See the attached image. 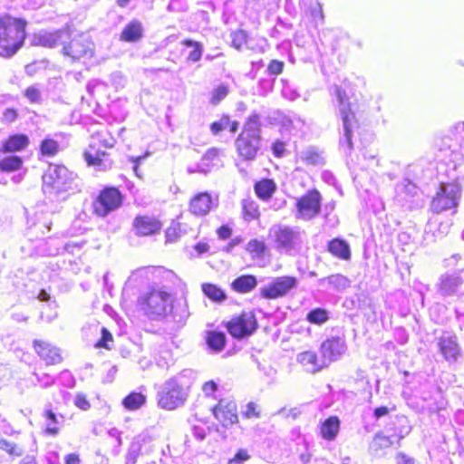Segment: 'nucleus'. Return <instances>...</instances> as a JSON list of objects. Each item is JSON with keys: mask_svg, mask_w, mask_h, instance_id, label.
I'll return each instance as SVG.
<instances>
[{"mask_svg": "<svg viewBox=\"0 0 464 464\" xmlns=\"http://www.w3.org/2000/svg\"><path fill=\"white\" fill-rule=\"evenodd\" d=\"M37 44L45 48L60 47V54L70 63H80L94 56L95 44L84 32L66 24L63 27L44 32L37 36Z\"/></svg>", "mask_w": 464, "mask_h": 464, "instance_id": "obj_1", "label": "nucleus"}, {"mask_svg": "<svg viewBox=\"0 0 464 464\" xmlns=\"http://www.w3.org/2000/svg\"><path fill=\"white\" fill-rule=\"evenodd\" d=\"M27 25L24 17L0 14V58L10 59L24 46Z\"/></svg>", "mask_w": 464, "mask_h": 464, "instance_id": "obj_2", "label": "nucleus"}, {"mask_svg": "<svg viewBox=\"0 0 464 464\" xmlns=\"http://www.w3.org/2000/svg\"><path fill=\"white\" fill-rule=\"evenodd\" d=\"M262 122L257 112L251 113L235 139V150L238 159L245 162L256 160L262 145Z\"/></svg>", "mask_w": 464, "mask_h": 464, "instance_id": "obj_3", "label": "nucleus"}, {"mask_svg": "<svg viewBox=\"0 0 464 464\" xmlns=\"http://www.w3.org/2000/svg\"><path fill=\"white\" fill-rule=\"evenodd\" d=\"M117 140L108 127H102L92 134L88 150L83 151V159L89 167L102 170L111 168L113 161L109 160V150L115 147Z\"/></svg>", "mask_w": 464, "mask_h": 464, "instance_id": "obj_4", "label": "nucleus"}, {"mask_svg": "<svg viewBox=\"0 0 464 464\" xmlns=\"http://www.w3.org/2000/svg\"><path fill=\"white\" fill-rule=\"evenodd\" d=\"M140 309L151 319H162L170 314L174 308L171 292L151 287L137 301Z\"/></svg>", "mask_w": 464, "mask_h": 464, "instance_id": "obj_5", "label": "nucleus"}, {"mask_svg": "<svg viewBox=\"0 0 464 464\" xmlns=\"http://www.w3.org/2000/svg\"><path fill=\"white\" fill-rule=\"evenodd\" d=\"M124 201L125 195L119 187L106 185L92 198V214L96 218H104L121 208Z\"/></svg>", "mask_w": 464, "mask_h": 464, "instance_id": "obj_6", "label": "nucleus"}, {"mask_svg": "<svg viewBox=\"0 0 464 464\" xmlns=\"http://www.w3.org/2000/svg\"><path fill=\"white\" fill-rule=\"evenodd\" d=\"M76 175L63 163H51L42 176L44 193L59 194L72 188Z\"/></svg>", "mask_w": 464, "mask_h": 464, "instance_id": "obj_7", "label": "nucleus"}, {"mask_svg": "<svg viewBox=\"0 0 464 464\" xmlns=\"http://www.w3.org/2000/svg\"><path fill=\"white\" fill-rule=\"evenodd\" d=\"M188 398V388L177 377H171L157 394V405L164 411H171L183 406Z\"/></svg>", "mask_w": 464, "mask_h": 464, "instance_id": "obj_8", "label": "nucleus"}, {"mask_svg": "<svg viewBox=\"0 0 464 464\" xmlns=\"http://www.w3.org/2000/svg\"><path fill=\"white\" fill-rule=\"evenodd\" d=\"M229 335L236 340H242L253 335L258 329V321L251 310H243L230 317L225 324Z\"/></svg>", "mask_w": 464, "mask_h": 464, "instance_id": "obj_9", "label": "nucleus"}, {"mask_svg": "<svg viewBox=\"0 0 464 464\" xmlns=\"http://www.w3.org/2000/svg\"><path fill=\"white\" fill-rule=\"evenodd\" d=\"M460 192L461 188L458 183H440L437 188L436 194L430 201V208L431 212L439 214L457 208Z\"/></svg>", "mask_w": 464, "mask_h": 464, "instance_id": "obj_10", "label": "nucleus"}, {"mask_svg": "<svg viewBox=\"0 0 464 464\" xmlns=\"http://www.w3.org/2000/svg\"><path fill=\"white\" fill-rule=\"evenodd\" d=\"M297 285V279L291 276L274 278L260 289V296L266 300H276L287 295Z\"/></svg>", "mask_w": 464, "mask_h": 464, "instance_id": "obj_11", "label": "nucleus"}, {"mask_svg": "<svg viewBox=\"0 0 464 464\" xmlns=\"http://www.w3.org/2000/svg\"><path fill=\"white\" fill-rule=\"evenodd\" d=\"M396 421L398 423V427L393 428V433L391 436H387L382 432H377L374 435L372 443V449L374 451H379L392 447L393 444L392 440V438L396 439L397 441H400L410 433L411 426L409 425L408 419L405 416H396Z\"/></svg>", "mask_w": 464, "mask_h": 464, "instance_id": "obj_12", "label": "nucleus"}, {"mask_svg": "<svg viewBox=\"0 0 464 464\" xmlns=\"http://www.w3.org/2000/svg\"><path fill=\"white\" fill-rule=\"evenodd\" d=\"M162 221L154 215L138 214L131 222V229L138 237H148L160 234Z\"/></svg>", "mask_w": 464, "mask_h": 464, "instance_id": "obj_13", "label": "nucleus"}, {"mask_svg": "<svg viewBox=\"0 0 464 464\" xmlns=\"http://www.w3.org/2000/svg\"><path fill=\"white\" fill-rule=\"evenodd\" d=\"M211 413L223 428H228L238 422L237 405L232 401L220 399L211 408Z\"/></svg>", "mask_w": 464, "mask_h": 464, "instance_id": "obj_14", "label": "nucleus"}, {"mask_svg": "<svg viewBox=\"0 0 464 464\" xmlns=\"http://www.w3.org/2000/svg\"><path fill=\"white\" fill-rule=\"evenodd\" d=\"M296 217L309 220L319 213V192L316 189L307 191L295 203Z\"/></svg>", "mask_w": 464, "mask_h": 464, "instance_id": "obj_15", "label": "nucleus"}, {"mask_svg": "<svg viewBox=\"0 0 464 464\" xmlns=\"http://www.w3.org/2000/svg\"><path fill=\"white\" fill-rule=\"evenodd\" d=\"M34 353L47 365H57L63 362L61 350L44 339H34L32 343Z\"/></svg>", "mask_w": 464, "mask_h": 464, "instance_id": "obj_16", "label": "nucleus"}, {"mask_svg": "<svg viewBox=\"0 0 464 464\" xmlns=\"http://www.w3.org/2000/svg\"><path fill=\"white\" fill-rule=\"evenodd\" d=\"M215 203L210 193L207 191L198 192L188 201L189 213L197 218H203L208 215Z\"/></svg>", "mask_w": 464, "mask_h": 464, "instance_id": "obj_17", "label": "nucleus"}, {"mask_svg": "<svg viewBox=\"0 0 464 464\" xmlns=\"http://www.w3.org/2000/svg\"><path fill=\"white\" fill-rule=\"evenodd\" d=\"M437 344L443 359L450 364L456 363L462 355L456 336H441Z\"/></svg>", "mask_w": 464, "mask_h": 464, "instance_id": "obj_18", "label": "nucleus"}, {"mask_svg": "<svg viewBox=\"0 0 464 464\" xmlns=\"http://www.w3.org/2000/svg\"><path fill=\"white\" fill-rule=\"evenodd\" d=\"M30 145V138L25 133L9 134L0 143V153L14 154L25 150Z\"/></svg>", "mask_w": 464, "mask_h": 464, "instance_id": "obj_19", "label": "nucleus"}, {"mask_svg": "<svg viewBox=\"0 0 464 464\" xmlns=\"http://www.w3.org/2000/svg\"><path fill=\"white\" fill-rule=\"evenodd\" d=\"M253 188L259 200L268 202L277 191V184L274 179L262 178L255 181Z\"/></svg>", "mask_w": 464, "mask_h": 464, "instance_id": "obj_20", "label": "nucleus"}, {"mask_svg": "<svg viewBox=\"0 0 464 464\" xmlns=\"http://www.w3.org/2000/svg\"><path fill=\"white\" fill-rule=\"evenodd\" d=\"M321 348L324 358L334 361L343 353L344 343L341 338L334 337L322 343Z\"/></svg>", "mask_w": 464, "mask_h": 464, "instance_id": "obj_21", "label": "nucleus"}, {"mask_svg": "<svg viewBox=\"0 0 464 464\" xmlns=\"http://www.w3.org/2000/svg\"><path fill=\"white\" fill-rule=\"evenodd\" d=\"M143 36L142 24L138 20L128 23L120 34V40L126 43L140 41Z\"/></svg>", "mask_w": 464, "mask_h": 464, "instance_id": "obj_22", "label": "nucleus"}, {"mask_svg": "<svg viewBox=\"0 0 464 464\" xmlns=\"http://www.w3.org/2000/svg\"><path fill=\"white\" fill-rule=\"evenodd\" d=\"M257 285L256 277L254 275H242L235 278L230 284L233 291L239 294H246L253 291Z\"/></svg>", "mask_w": 464, "mask_h": 464, "instance_id": "obj_23", "label": "nucleus"}, {"mask_svg": "<svg viewBox=\"0 0 464 464\" xmlns=\"http://www.w3.org/2000/svg\"><path fill=\"white\" fill-rule=\"evenodd\" d=\"M341 421L337 416H330L321 422V437L326 440H334L340 431Z\"/></svg>", "mask_w": 464, "mask_h": 464, "instance_id": "obj_24", "label": "nucleus"}, {"mask_svg": "<svg viewBox=\"0 0 464 464\" xmlns=\"http://www.w3.org/2000/svg\"><path fill=\"white\" fill-rule=\"evenodd\" d=\"M462 283V279L457 275H444L440 277L438 289L441 295H450Z\"/></svg>", "mask_w": 464, "mask_h": 464, "instance_id": "obj_25", "label": "nucleus"}, {"mask_svg": "<svg viewBox=\"0 0 464 464\" xmlns=\"http://www.w3.org/2000/svg\"><path fill=\"white\" fill-rule=\"evenodd\" d=\"M328 251L335 257L341 260H349L351 258V249L346 241L341 238L332 239L328 246Z\"/></svg>", "mask_w": 464, "mask_h": 464, "instance_id": "obj_26", "label": "nucleus"}, {"mask_svg": "<svg viewBox=\"0 0 464 464\" xmlns=\"http://www.w3.org/2000/svg\"><path fill=\"white\" fill-rule=\"evenodd\" d=\"M242 218L246 222H251L260 218L261 212L258 203L251 198H246L241 201Z\"/></svg>", "mask_w": 464, "mask_h": 464, "instance_id": "obj_27", "label": "nucleus"}, {"mask_svg": "<svg viewBox=\"0 0 464 464\" xmlns=\"http://www.w3.org/2000/svg\"><path fill=\"white\" fill-rule=\"evenodd\" d=\"M205 340L207 345L214 352L223 351L227 344V336L221 331H207Z\"/></svg>", "mask_w": 464, "mask_h": 464, "instance_id": "obj_28", "label": "nucleus"}, {"mask_svg": "<svg viewBox=\"0 0 464 464\" xmlns=\"http://www.w3.org/2000/svg\"><path fill=\"white\" fill-rule=\"evenodd\" d=\"M6 156L0 159V171L3 173H12L18 171L24 167V160L22 157L14 154H5Z\"/></svg>", "mask_w": 464, "mask_h": 464, "instance_id": "obj_29", "label": "nucleus"}, {"mask_svg": "<svg viewBox=\"0 0 464 464\" xmlns=\"http://www.w3.org/2000/svg\"><path fill=\"white\" fill-rule=\"evenodd\" d=\"M61 150L59 141L49 136L43 139L39 144V153L44 158H54Z\"/></svg>", "mask_w": 464, "mask_h": 464, "instance_id": "obj_30", "label": "nucleus"}, {"mask_svg": "<svg viewBox=\"0 0 464 464\" xmlns=\"http://www.w3.org/2000/svg\"><path fill=\"white\" fill-rule=\"evenodd\" d=\"M203 294L214 303H223L227 300L226 292L218 285L213 283H204L201 285Z\"/></svg>", "mask_w": 464, "mask_h": 464, "instance_id": "obj_31", "label": "nucleus"}, {"mask_svg": "<svg viewBox=\"0 0 464 464\" xmlns=\"http://www.w3.org/2000/svg\"><path fill=\"white\" fill-rule=\"evenodd\" d=\"M219 158V150L218 148L208 149L201 158L198 166L199 172L207 173L216 165Z\"/></svg>", "mask_w": 464, "mask_h": 464, "instance_id": "obj_32", "label": "nucleus"}, {"mask_svg": "<svg viewBox=\"0 0 464 464\" xmlns=\"http://www.w3.org/2000/svg\"><path fill=\"white\" fill-rule=\"evenodd\" d=\"M147 401L142 392H131L122 399V406L128 411H136L141 408Z\"/></svg>", "mask_w": 464, "mask_h": 464, "instance_id": "obj_33", "label": "nucleus"}, {"mask_svg": "<svg viewBox=\"0 0 464 464\" xmlns=\"http://www.w3.org/2000/svg\"><path fill=\"white\" fill-rule=\"evenodd\" d=\"M295 234L288 227H279L275 232L276 242L282 247H290L295 241Z\"/></svg>", "mask_w": 464, "mask_h": 464, "instance_id": "obj_34", "label": "nucleus"}, {"mask_svg": "<svg viewBox=\"0 0 464 464\" xmlns=\"http://www.w3.org/2000/svg\"><path fill=\"white\" fill-rule=\"evenodd\" d=\"M181 224L178 220H172L164 231V242L166 245L177 243L182 236Z\"/></svg>", "mask_w": 464, "mask_h": 464, "instance_id": "obj_35", "label": "nucleus"}, {"mask_svg": "<svg viewBox=\"0 0 464 464\" xmlns=\"http://www.w3.org/2000/svg\"><path fill=\"white\" fill-rule=\"evenodd\" d=\"M181 44L192 48L186 58L187 62L197 63L201 60L203 54V44L200 42L193 41L191 39H184L181 41Z\"/></svg>", "mask_w": 464, "mask_h": 464, "instance_id": "obj_36", "label": "nucleus"}, {"mask_svg": "<svg viewBox=\"0 0 464 464\" xmlns=\"http://www.w3.org/2000/svg\"><path fill=\"white\" fill-rule=\"evenodd\" d=\"M317 356L314 353L305 351L298 355V362L303 365L304 368L309 372H317L316 367Z\"/></svg>", "mask_w": 464, "mask_h": 464, "instance_id": "obj_37", "label": "nucleus"}, {"mask_svg": "<svg viewBox=\"0 0 464 464\" xmlns=\"http://www.w3.org/2000/svg\"><path fill=\"white\" fill-rule=\"evenodd\" d=\"M342 119L343 121V127L345 135L348 141H351L352 131L354 124L356 123L355 114L350 108H347L342 111Z\"/></svg>", "mask_w": 464, "mask_h": 464, "instance_id": "obj_38", "label": "nucleus"}, {"mask_svg": "<svg viewBox=\"0 0 464 464\" xmlns=\"http://www.w3.org/2000/svg\"><path fill=\"white\" fill-rule=\"evenodd\" d=\"M231 46L236 50H241L248 41L247 33L245 30L237 29L231 33Z\"/></svg>", "mask_w": 464, "mask_h": 464, "instance_id": "obj_39", "label": "nucleus"}, {"mask_svg": "<svg viewBox=\"0 0 464 464\" xmlns=\"http://www.w3.org/2000/svg\"><path fill=\"white\" fill-rule=\"evenodd\" d=\"M246 251L254 257H261L266 254V244L256 238L251 239L246 245Z\"/></svg>", "mask_w": 464, "mask_h": 464, "instance_id": "obj_40", "label": "nucleus"}, {"mask_svg": "<svg viewBox=\"0 0 464 464\" xmlns=\"http://www.w3.org/2000/svg\"><path fill=\"white\" fill-rule=\"evenodd\" d=\"M0 450L5 451L12 457H20L23 454V450L17 444L8 441L7 440H0Z\"/></svg>", "mask_w": 464, "mask_h": 464, "instance_id": "obj_41", "label": "nucleus"}, {"mask_svg": "<svg viewBox=\"0 0 464 464\" xmlns=\"http://www.w3.org/2000/svg\"><path fill=\"white\" fill-rule=\"evenodd\" d=\"M229 92V89L226 84H220L214 88L211 92L210 103L212 105H218L222 100H224Z\"/></svg>", "mask_w": 464, "mask_h": 464, "instance_id": "obj_42", "label": "nucleus"}, {"mask_svg": "<svg viewBox=\"0 0 464 464\" xmlns=\"http://www.w3.org/2000/svg\"><path fill=\"white\" fill-rule=\"evenodd\" d=\"M101 334H102V336L96 342V343L94 344V347L98 348V349L103 348L106 350H111V346L109 345V343L113 342L112 334L106 327L102 328Z\"/></svg>", "mask_w": 464, "mask_h": 464, "instance_id": "obj_43", "label": "nucleus"}, {"mask_svg": "<svg viewBox=\"0 0 464 464\" xmlns=\"http://www.w3.org/2000/svg\"><path fill=\"white\" fill-rule=\"evenodd\" d=\"M24 96L30 102V103H40L42 102L41 90L35 85L27 87L24 91Z\"/></svg>", "mask_w": 464, "mask_h": 464, "instance_id": "obj_44", "label": "nucleus"}, {"mask_svg": "<svg viewBox=\"0 0 464 464\" xmlns=\"http://www.w3.org/2000/svg\"><path fill=\"white\" fill-rule=\"evenodd\" d=\"M227 123H229V115L222 114L219 121L210 123L209 129L214 135H218L227 127Z\"/></svg>", "mask_w": 464, "mask_h": 464, "instance_id": "obj_45", "label": "nucleus"}, {"mask_svg": "<svg viewBox=\"0 0 464 464\" xmlns=\"http://www.w3.org/2000/svg\"><path fill=\"white\" fill-rule=\"evenodd\" d=\"M251 459V455L246 449H239L237 450L233 458L227 460V464H241Z\"/></svg>", "mask_w": 464, "mask_h": 464, "instance_id": "obj_46", "label": "nucleus"}, {"mask_svg": "<svg viewBox=\"0 0 464 464\" xmlns=\"http://www.w3.org/2000/svg\"><path fill=\"white\" fill-rule=\"evenodd\" d=\"M19 117V112L15 108L9 107L4 110L2 112L1 121L4 123L11 124L14 122Z\"/></svg>", "mask_w": 464, "mask_h": 464, "instance_id": "obj_47", "label": "nucleus"}, {"mask_svg": "<svg viewBox=\"0 0 464 464\" xmlns=\"http://www.w3.org/2000/svg\"><path fill=\"white\" fill-rule=\"evenodd\" d=\"M285 63L283 61L271 60L267 65V72L271 75H279L283 72Z\"/></svg>", "mask_w": 464, "mask_h": 464, "instance_id": "obj_48", "label": "nucleus"}, {"mask_svg": "<svg viewBox=\"0 0 464 464\" xmlns=\"http://www.w3.org/2000/svg\"><path fill=\"white\" fill-rule=\"evenodd\" d=\"M271 150L276 158H281L285 153V142L280 140H276L271 144Z\"/></svg>", "mask_w": 464, "mask_h": 464, "instance_id": "obj_49", "label": "nucleus"}, {"mask_svg": "<svg viewBox=\"0 0 464 464\" xmlns=\"http://www.w3.org/2000/svg\"><path fill=\"white\" fill-rule=\"evenodd\" d=\"M74 405L82 411H88L91 408V403L87 396L83 393H77L74 399Z\"/></svg>", "mask_w": 464, "mask_h": 464, "instance_id": "obj_50", "label": "nucleus"}, {"mask_svg": "<svg viewBox=\"0 0 464 464\" xmlns=\"http://www.w3.org/2000/svg\"><path fill=\"white\" fill-rule=\"evenodd\" d=\"M232 227L227 224H223L216 230V234L220 240H227L232 236Z\"/></svg>", "mask_w": 464, "mask_h": 464, "instance_id": "obj_51", "label": "nucleus"}, {"mask_svg": "<svg viewBox=\"0 0 464 464\" xmlns=\"http://www.w3.org/2000/svg\"><path fill=\"white\" fill-rule=\"evenodd\" d=\"M418 188L417 186L411 180H407L403 183L401 193L405 197H414L417 195Z\"/></svg>", "mask_w": 464, "mask_h": 464, "instance_id": "obj_52", "label": "nucleus"}, {"mask_svg": "<svg viewBox=\"0 0 464 464\" xmlns=\"http://www.w3.org/2000/svg\"><path fill=\"white\" fill-rule=\"evenodd\" d=\"M244 416L246 418H258L260 416V411L257 407V405L250 401L246 404V409L244 412Z\"/></svg>", "mask_w": 464, "mask_h": 464, "instance_id": "obj_53", "label": "nucleus"}, {"mask_svg": "<svg viewBox=\"0 0 464 464\" xmlns=\"http://www.w3.org/2000/svg\"><path fill=\"white\" fill-rule=\"evenodd\" d=\"M201 390L206 396H212L217 392L218 385L214 381L210 380L202 384Z\"/></svg>", "mask_w": 464, "mask_h": 464, "instance_id": "obj_54", "label": "nucleus"}, {"mask_svg": "<svg viewBox=\"0 0 464 464\" xmlns=\"http://www.w3.org/2000/svg\"><path fill=\"white\" fill-rule=\"evenodd\" d=\"M395 459L397 464H415V459L404 452H398Z\"/></svg>", "mask_w": 464, "mask_h": 464, "instance_id": "obj_55", "label": "nucleus"}, {"mask_svg": "<svg viewBox=\"0 0 464 464\" xmlns=\"http://www.w3.org/2000/svg\"><path fill=\"white\" fill-rule=\"evenodd\" d=\"M455 159L453 160V169H460V176L464 177V158L455 153Z\"/></svg>", "mask_w": 464, "mask_h": 464, "instance_id": "obj_56", "label": "nucleus"}, {"mask_svg": "<svg viewBox=\"0 0 464 464\" xmlns=\"http://www.w3.org/2000/svg\"><path fill=\"white\" fill-rule=\"evenodd\" d=\"M193 248L198 256L206 254L209 251V245L207 242H198L194 245Z\"/></svg>", "mask_w": 464, "mask_h": 464, "instance_id": "obj_57", "label": "nucleus"}, {"mask_svg": "<svg viewBox=\"0 0 464 464\" xmlns=\"http://www.w3.org/2000/svg\"><path fill=\"white\" fill-rule=\"evenodd\" d=\"M390 412V409L386 406H380L374 409L373 411V416L376 420L381 419L382 417H384L388 415Z\"/></svg>", "mask_w": 464, "mask_h": 464, "instance_id": "obj_58", "label": "nucleus"}, {"mask_svg": "<svg viewBox=\"0 0 464 464\" xmlns=\"http://www.w3.org/2000/svg\"><path fill=\"white\" fill-rule=\"evenodd\" d=\"M317 160V153L310 152L302 156V160L306 164H315Z\"/></svg>", "mask_w": 464, "mask_h": 464, "instance_id": "obj_59", "label": "nucleus"}, {"mask_svg": "<svg viewBox=\"0 0 464 464\" xmlns=\"http://www.w3.org/2000/svg\"><path fill=\"white\" fill-rule=\"evenodd\" d=\"M65 464H81V459L78 454H68L64 459Z\"/></svg>", "mask_w": 464, "mask_h": 464, "instance_id": "obj_60", "label": "nucleus"}, {"mask_svg": "<svg viewBox=\"0 0 464 464\" xmlns=\"http://www.w3.org/2000/svg\"><path fill=\"white\" fill-rule=\"evenodd\" d=\"M307 320L313 324H319V308L312 310L307 314Z\"/></svg>", "mask_w": 464, "mask_h": 464, "instance_id": "obj_61", "label": "nucleus"}, {"mask_svg": "<svg viewBox=\"0 0 464 464\" xmlns=\"http://www.w3.org/2000/svg\"><path fill=\"white\" fill-rule=\"evenodd\" d=\"M242 242H243V239L240 237H237L231 239L229 241V243L227 244V246H226V251L228 252V251L232 250L234 247L240 245Z\"/></svg>", "mask_w": 464, "mask_h": 464, "instance_id": "obj_62", "label": "nucleus"}, {"mask_svg": "<svg viewBox=\"0 0 464 464\" xmlns=\"http://www.w3.org/2000/svg\"><path fill=\"white\" fill-rule=\"evenodd\" d=\"M44 418L46 420H50L53 423H57L58 422L56 414L52 410H50V409L45 410L44 411Z\"/></svg>", "mask_w": 464, "mask_h": 464, "instance_id": "obj_63", "label": "nucleus"}, {"mask_svg": "<svg viewBox=\"0 0 464 464\" xmlns=\"http://www.w3.org/2000/svg\"><path fill=\"white\" fill-rule=\"evenodd\" d=\"M448 137L441 138L439 142L435 144V149L439 151H441L445 147L450 148V145L448 144Z\"/></svg>", "mask_w": 464, "mask_h": 464, "instance_id": "obj_64", "label": "nucleus"}]
</instances>
